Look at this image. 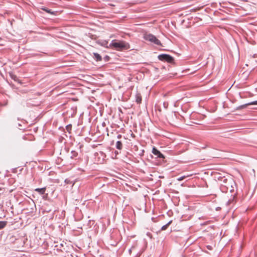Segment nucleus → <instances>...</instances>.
<instances>
[{"label": "nucleus", "mask_w": 257, "mask_h": 257, "mask_svg": "<svg viewBox=\"0 0 257 257\" xmlns=\"http://www.w3.org/2000/svg\"><path fill=\"white\" fill-rule=\"evenodd\" d=\"M189 175L181 176V177H179V178L177 179V180H178V181H180L183 180V179H184L185 178H187V177H189Z\"/></svg>", "instance_id": "2eb2a0df"}, {"label": "nucleus", "mask_w": 257, "mask_h": 257, "mask_svg": "<svg viewBox=\"0 0 257 257\" xmlns=\"http://www.w3.org/2000/svg\"><path fill=\"white\" fill-rule=\"evenodd\" d=\"M158 59L161 61H166L169 63H173L174 58L168 54H161L158 56Z\"/></svg>", "instance_id": "20e7f679"}, {"label": "nucleus", "mask_w": 257, "mask_h": 257, "mask_svg": "<svg viewBox=\"0 0 257 257\" xmlns=\"http://www.w3.org/2000/svg\"><path fill=\"white\" fill-rule=\"evenodd\" d=\"M110 48H113L118 51H122L123 50H126L130 48L129 44L123 41H117L113 40L109 44Z\"/></svg>", "instance_id": "f257e3e1"}, {"label": "nucleus", "mask_w": 257, "mask_h": 257, "mask_svg": "<svg viewBox=\"0 0 257 257\" xmlns=\"http://www.w3.org/2000/svg\"><path fill=\"white\" fill-rule=\"evenodd\" d=\"M207 248L209 249H211V247L209 245L207 246Z\"/></svg>", "instance_id": "412c9836"}, {"label": "nucleus", "mask_w": 257, "mask_h": 257, "mask_svg": "<svg viewBox=\"0 0 257 257\" xmlns=\"http://www.w3.org/2000/svg\"><path fill=\"white\" fill-rule=\"evenodd\" d=\"M101 45L102 46H104V47H107V48H110V47H109V46H108V42H107V41H103L101 43Z\"/></svg>", "instance_id": "4468645a"}, {"label": "nucleus", "mask_w": 257, "mask_h": 257, "mask_svg": "<svg viewBox=\"0 0 257 257\" xmlns=\"http://www.w3.org/2000/svg\"><path fill=\"white\" fill-rule=\"evenodd\" d=\"M152 153L154 155L157 156L158 158H164V155L155 148H153Z\"/></svg>", "instance_id": "39448f33"}, {"label": "nucleus", "mask_w": 257, "mask_h": 257, "mask_svg": "<svg viewBox=\"0 0 257 257\" xmlns=\"http://www.w3.org/2000/svg\"><path fill=\"white\" fill-rule=\"evenodd\" d=\"M136 101L138 103H140L142 101V97L140 93H137L136 95Z\"/></svg>", "instance_id": "6e6552de"}, {"label": "nucleus", "mask_w": 257, "mask_h": 257, "mask_svg": "<svg viewBox=\"0 0 257 257\" xmlns=\"http://www.w3.org/2000/svg\"><path fill=\"white\" fill-rule=\"evenodd\" d=\"M93 55H94V59L96 61H99L101 60V59H102L101 56L99 54H98L97 53H94Z\"/></svg>", "instance_id": "1a4fd4ad"}, {"label": "nucleus", "mask_w": 257, "mask_h": 257, "mask_svg": "<svg viewBox=\"0 0 257 257\" xmlns=\"http://www.w3.org/2000/svg\"><path fill=\"white\" fill-rule=\"evenodd\" d=\"M144 38L146 41H150L154 44L161 46V43L160 40H159L155 36L152 34H146L144 35Z\"/></svg>", "instance_id": "7ed1b4c3"}, {"label": "nucleus", "mask_w": 257, "mask_h": 257, "mask_svg": "<svg viewBox=\"0 0 257 257\" xmlns=\"http://www.w3.org/2000/svg\"><path fill=\"white\" fill-rule=\"evenodd\" d=\"M163 105L165 108H167L168 105V103L167 102H164L163 103Z\"/></svg>", "instance_id": "f3484780"}, {"label": "nucleus", "mask_w": 257, "mask_h": 257, "mask_svg": "<svg viewBox=\"0 0 257 257\" xmlns=\"http://www.w3.org/2000/svg\"><path fill=\"white\" fill-rule=\"evenodd\" d=\"M0 190H1V189L0 188Z\"/></svg>", "instance_id": "5701e85b"}, {"label": "nucleus", "mask_w": 257, "mask_h": 257, "mask_svg": "<svg viewBox=\"0 0 257 257\" xmlns=\"http://www.w3.org/2000/svg\"><path fill=\"white\" fill-rule=\"evenodd\" d=\"M7 221H0V229L4 228L7 225Z\"/></svg>", "instance_id": "f8f14e48"}, {"label": "nucleus", "mask_w": 257, "mask_h": 257, "mask_svg": "<svg viewBox=\"0 0 257 257\" xmlns=\"http://www.w3.org/2000/svg\"><path fill=\"white\" fill-rule=\"evenodd\" d=\"M116 148L118 150H121L122 148V144L120 141H117L115 145Z\"/></svg>", "instance_id": "9d476101"}, {"label": "nucleus", "mask_w": 257, "mask_h": 257, "mask_svg": "<svg viewBox=\"0 0 257 257\" xmlns=\"http://www.w3.org/2000/svg\"><path fill=\"white\" fill-rule=\"evenodd\" d=\"M172 220H170V221H169L166 224L163 225L162 228H161V229L162 230H166L167 227H168V226L171 224V223H172Z\"/></svg>", "instance_id": "9b49d317"}, {"label": "nucleus", "mask_w": 257, "mask_h": 257, "mask_svg": "<svg viewBox=\"0 0 257 257\" xmlns=\"http://www.w3.org/2000/svg\"><path fill=\"white\" fill-rule=\"evenodd\" d=\"M35 191L39 193L40 194L42 195L44 194L46 191L45 188H36L35 190Z\"/></svg>", "instance_id": "0eeeda50"}, {"label": "nucleus", "mask_w": 257, "mask_h": 257, "mask_svg": "<svg viewBox=\"0 0 257 257\" xmlns=\"http://www.w3.org/2000/svg\"><path fill=\"white\" fill-rule=\"evenodd\" d=\"M135 248V247L133 246V247H132L131 248L129 249L128 251H129L130 253H131V252L132 251V250H133Z\"/></svg>", "instance_id": "a211bd4d"}, {"label": "nucleus", "mask_w": 257, "mask_h": 257, "mask_svg": "<svg viewBox=\"0 0 257 257\" xmlns=\"http://www.w3.org/2000/svg\"><path fill=\"white\" fill-rule=\"evenodd\" d=\"M222 184H225V186H226V187L227 186V183H224L223 181H222Z\"/></svg>", "instance_id": "4be33fe9"}, {"label": "nucleus", "mask_w": 257, "mask_h": 257, "mask_svg": "<svg viewBox=\"0 0 257 257\" xmlns=\"http://www.w3.org/2000/svg\"><path fill=\"white\" fill-rule=\"evenodd\" d=\"M71 155L70 156V158L73 159L75 157H76L78 155V153L77 152H76V151H72L71 152Z\"/></svg>", "instance_id": "ddd939ff"}, {"label": "nucleus", "mask_w": 257, "mask_h": 257, "mask_svg": "<svg viewBox=\"0 0 257 257\" xmlns=\"http://www.w3.org/2000/svg\"><path fill=\"white\" fill-rule=\"evenodd\" d=\"M221 181H223L224 183H227V186H225V184H220V190L224 193H226L228 191L230 192L233 191V187L232 186L234 183L233 181L231 179L228 180L224 177L222 178Z\"/></svg>", "instance_id": "f03ea898"}, {"label": "nucleus", "mask_w": 257, "mask_h": 257, "mask_svg": "<svg viewBox=\"0 0 257 257\" xmlns=\"http://www.w3.org/2000/svg\"><path fill=\"white\" fill-rule=\"evenodd\" d=\"M44 10H45L46 12H47L48 13L52 14V12H51L50 10H47L45 9H43Z\"/></svg>", "instance_id": "6ab92c4d"}, {"label": "nucleus", "mask_w": 257, "mask_h": 257, "mask_svg": "<svg viewBox=\"0 0 257 257\" xmlns=\"http://www.w3.org/2000/svg\"><path fill=\"white\" fill-rule=\"evenodd\" d=\"M257 105V101H252L247 104H245L242 105L240 106L239 107L241 108H245L247 105Z\"/></svg>", "instance_id": "423d86ee"}, {"label": "nucleus", "mask_w": 257, "mask_h": 257, "mask_svg": "<svg viewBox=\"0 0 257 257\" xmlns=\"http://www.w3.org/2000/svg\"><path fill=\"white\" fill-rule=\"evenodd\" d=\"M122 137V136L121 135H118L117 136V139H120Z\"/></svg>", "instance_id": "aec40b11"}, {"label": "nucleus", "mask_w": 257, "mask_h": 257, "mask_svg": "<svg viewBox=\"0 0 257 257\" xmlns=\"http://www.w3.org/2000/svg\"><path fill=\"white\" fill-rule=\"evenodd\" d=\"M66 130H67V131L69 132L71 130V128H72V125L71 124H69V125H67L66 126Z\"/></svg>", "instance_id": "dca6fc26"}]
</instances>
